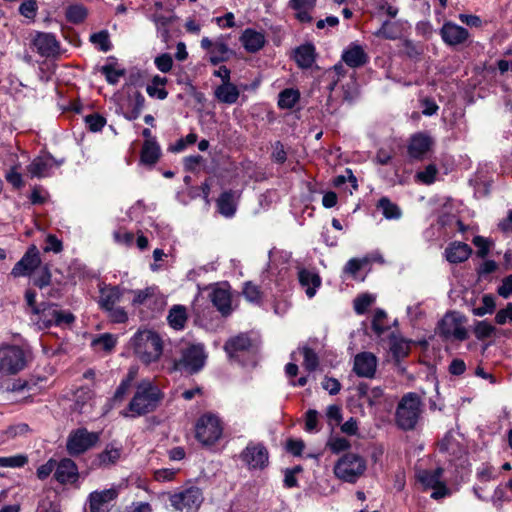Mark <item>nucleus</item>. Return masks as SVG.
<instances>
[{
    "label": "nucleus",
    "instance_id": "e433bc0d",
    "mask_svg": "<svg viewBox=\"0 0 512 512\" xmlns=\"http://www.w3.org/2000/svg\"><path fill=\"white\" fill-rule=\"evenodd\" d=\"M377 207L382 210L383 216L388 220H398L402 216L400 207L387 197H382L378 201Z\"/></svg>",
    "mask_w": 512,
    "mask_h": 512
},
{
    "label": "nucleus",
    "instance_id": "a18cd8bd",
    "mask_svg": "<svg viewBox=\"0 0 512 512\" xmlns=\"http://www.w3.org/2000/svg\"><path fill=\"white\" fill-rule=\"evenodd\" d=\"M28 458L24 454L0 457V467L3 468H20L26 465Z\"/></svg>",
    "mask_w": 512,
    "mask_h": 512
},
{
    "label": "nucleus",
    "instance_id": "b1692460",
    "mask_svg": "<svg viewBox=\"0 0 512 512\" xmlns=\"http://www.w3.org/2000/svg\"><path fill=\"white\" fill-rule=\"evenodd\" d=\"M54 476L61 484L74 483L78 478V468L74 461L65 458L56 465Z\"/></svg>",
    "mask_w": 512,
    "mask_h": 512
},
{
    "label": "nucleus",
    "instance_id": "5701e85b",
    "mask_svg": "<svg viewBox=\"0 0 512 512\" xmlns=\"http://www.w3.org/2000/svg\"><path fill=\"white\" fill-rule=\"evenodd\" d=\"M368 55L357 43H351L342 53V60L351 68H357L368 62Z\"/></svg>",
    "mask_w": 512,
    "mask_h": 512
},
{
    "label": "nucleus",
    "instance_id": "c756f323",
    "mask_svg": "<svg viewBox=\"0 0 512 512\" xmlns=\"http://www.w3.org/2000/svg\"><path fill=\"white\" fill-rule=\"evenodd\" d=\"M471 248L463 242L450 243L445 249V257L450 263H461L466 261L471 255Z\"/></svg>",
    "mask_w": 512,
    "mask_h": 512
},
{
    "label": "nucleus",
    "instance_id": "7ed1b4c3",
    "mask_svg": "<svg viewBox=\"0 0 512 512\" xmlns=\"http://www.w3.org/2000/svg\"><path fill=\"white\" fill-rule=\"evenodd\" d=\"M367 462L363 456L355 452H346L334 464L335 477L343 482L354 484L365 473Z\"/></svg>",
    "mask_w": 512,
    "mask_h": 512
},
{
    "label": "nucleus",
    "instance_id": "680f3d73",
    "mask_svg": "<svg viewBox=\"0 0 512 512\" xmlns=\"http://www.w3.org/2000/svg\"><path fill=\"white\" fill-rule=\"evenodd\" d=\"M386 313L383 310H376L372 320V329L377 335H381L387 328L384 324Z\"/></svg>",
    "mask_w": 512,
    "mask_h": 512
},
{
    "label": "nucleus",
    "instance_id": "79ce46f5",
    "mask_svg": "<svg viewBox=\"0 0 512 512\" xmlns=\"http://www.w3.org/2000/svg\"><path fill=\"white\" fill-rule=\"evenodd\" d=\"M375 35L388 40H396L401 36V30L398 24L386 21L381 28L375 32Z\"/></svg>",
    "mask_w": 512,
    "mask_h": 512
},
{
    "label": "nucleus",
    "instance_id": "1a4fd4ad",
    "mask_svg": "<svg viewBox=\"0 0 512 512\" xmlns=\"http://www.w3.org/2000/svg\"><path fill=\"white\" fill-rule=\"evenodd\" d=\"M204 500L203 493L200 488L191 486L181 491L169 495L171 506L178 511L197 510Z\"/></svg>",
    "mask_w": 512,
    "mask_h": 512
},
{
    "label": "nucleus",
    "instance_id": "4468645a",
    "mask_svg": "<svg viewBox=\"0 0 512 512\" xmlns=\"http://www.w3.org/2000/svg\"><path fill=\"white\" fill-rule=\"evenodd\" d=\"M241 460L251 470H262L268 465L269 453L262 443L249 442L240 454Z\"/></svg>",
    "mask_w": 512,
    "mask_h": 512
},
{
    "label": "nucleus",
    "instance_id": "9b49d317",
    "mask_svg": "<svg viewBox=\"0 0 512 512\" xmlns=\"http://www.w3.org/2000/svg\"><path fill=\"white\" fill-rule=\"evenodd\" d=\"M99 441V434L89 432L85 428L72 431L67 440V450L70 455H79L94 447Z\"/></svg>",
    "mask_w": 512,
    "mask_h": 512
},
{
    "label": "nucleus",
    "instance_id": "ea45409f",
    "mask_svg": "<svg viewBox=\"0 0 512 512\" xmlns=\"http://www.w3.org/2000/svg\"><path fill=\"white\" fill-rule=\"evenodd\" d=\"M359 396L365 398L369 405L377 404L383 396V389L381 387L369 388L365 384L358 386Z\"/></svg>",
    "mask_w": 512,
    "mask_h": 512
},
{
    "label": "nucleus",
    "instance_id": "774afa93",
    "mask_svg": "<svg viewBox=\"0 0 512 512\" xmlns=\"http://www.w3.org/2000/svg\"><path fill=\"white\" fill-rule=\"evenodd\" d=\"M93 396L92 391L89 388H80L75 392V402L80 410L83 409L87 401L91 400Z\"/></svg>",
    "mask_w": 512,
    "mask_h": 512
},
{
    "label": "nucleus",
    "instance_id": "c85d7f7f",
    "mask_svg": "<svg viewBox=\"0 0 512 512\" xmlns=\"http://www.w3.org/2000/svg\"><path fill=\"white\" fill-rule=\"evenodd\" d=\"M214 96L218 102L232 105L238 101L240 91L235 84L230 81H226L215 88Z\"/></svg>",
    "mask_w": 512,
    "mask_h": 512
},
{
    "label": "nucleus",
    "instance_id": "20e7f679",
    "mask_svg": "<svg viewBox=\"0 0 512 512\" xmlns=\"http://www.w3.org/2000/svg\"><path fill=\"white\" fill-rule=\"evenodd\" d=\"M421 414V400L416 393L402 397L396 409V423L403 430L415 428Z\"/></svg>",
    "mask_w": 512,
    "mask_h": 512
},
{
    "label": "nucleus",
    "instance_id": "c9c22d12",
    "mask_svg": "<svg viewBox=\"0 0 512 512\" xmlns=\"http://www.w3.org/2000/svg\"><path fill=\"white\" fill-rule=\"evenodd\" d=\"M296 63L302 68H309L315 61V48L312 44H304L294 52Z\"/></svg>",
    "mask_w": 512,
    "mask_h": 512
},
{
    "label": "nucleus",
    "instance_id": "09e8293b",
    "mask_svg": "<svg viewBox=\"0 0 512 512\" xmlns=\"http://www.w3.org/2000/svg\"><path fill=\"white\" fill-rule=\"evenodd\" d=\"M326 445L334 454L345 452L351 447L348 439L339 436L330 437Z\"/></svg>",
    "mask_w": 512,
    "mask_h": 512
},
{
    "label": "nucleus",
    "instance_id": "4be33fe9",
    "mask_svg": "<svg viewBox=\"0 0 512 512\" xmlns=\"http://www.w3.org/2000/svg\"><path fill=\"white\" fill-rule=\"evenodd\" d=\"M209 298L223 315L231 312V295L226 285L213 287L209 293Z\"/></svg>",
    "mask_w": 512,
    "mask_h": 512
},
{
    "label": "nucleus",
    "instance_id": "0eeeda50",
    "mask_svg": "<svg viewBox=\"0 0 512 512\" xmlns=\"http://www.w3.org/2000/svg\"><path fill=\"white\" fill-rule=\"evenodd\" d=\"M206 358L203 345H187L181 348V357L174 361V369L189 374L197 373L204 367Z\"/></svg>",
    "mask_w": 512,
    "mask_h": 512
},
{
    "label": "nucleus",
    "instance_id": "a211bd4d",
    "mask_svg": "<svg viewBox=\"0 0 512 512\" xmlns=\"http://www.w3.org/2000/svg\"><path fill=\"white\" fill-rule=\"evenodd\" d=\"M62 161H56L51 155H40L27 166L31 178H44L52 174L54 168L59 167Z\"/></svg>",
    "mask_w": 512,
    "mask_h": 512
},
{
    "label": "nucleus",
    "instance_id": "f704fd0d",
    "mask_svg": "<svg viewBox=\"0 0 512 512\" xmlns=\"http://www.w3.org/2000/svg\"><path fill=\"white\" fill-rule=\"evenodd\" d=\"M131 293L134 295L132 300L133 306L149 305L152 302H156L160 293L156 286L146 287L142 290H132Z\"/></svg>",
    "mask_w": 512,
    "mask_h": 512
},
{
    "label": "nucleus",
    "instance_id": "2f4dec72",
    "mask_svg": "<svg viewBox=\"0 0 512 512\" xmlns=\"http://www.w3.org/2000/svg\"><path fill=\"white\" fill-rule=\"evenodd\" d=\"M253 347V342L247 334H239L229 339L225 343L224 349L230 356H234L239 352L250 351Z\"/></svg>",
    "mask_w": 512,
    "mask_h": 512
},
{
    "label": "nucleus",
    "instance_id": "f8f14e48",
    "mask_svg": "<svg viewBox=\"0 0 512 512\" xmlns=\"http://www.w3.org/2000/svg\"><path fill=\"white\" fill-rule=\"evenodd\" d=\"M119 495V487L111 486L103 490L92 491L87 498L90 512H110Z\"/></svg>",
    "mask_w": 512,
    "mask_h": 512
},
{
    "label": "nucleus",
    "instance_id": "4c0bfd02",
    "mask_svg": "<svg viewBox=\"0 0 512 512\" xmlns=\"http://www.w3.org/2000/svg\"><path fill=\"white\" fill-rule=\"evenodd\" d=\"M300 99V92L294 88H286L280 92L278 106L281 109H292Z\"/></svg>",
    "mask_w": 512,
    "mask_h": 512
},
{
    "label": "nucleus",
    "instance_id": "338daca9",
    "mask_svg": "<svg viewBox=\"0 0 512 512\" xmlns=\"http://www.w3.org/2000/svg\"><path fill=\"white\" fill-rule=\"evenodd\" d=\"M51 280V273L47 266H43L37 272V275L34 278V284L40 288L48 286Z\"/></svg>",
    "mask_w": 512,
    "mask_h": 512
},
{
    "label": "nucleus",
    "instance_id": "dca6fc26",
    "mask_svg": "<svg viewBox=\"0 0 512 512\" xmlns=\"http://www.w3.org/2000/svg\"><path fill=\"white\" fill-rule=\"evenodd\" d=\"M41 265L39 251L35 245H32L25 252L23 257L14 265L11 270L13 277L29 276Z\"/></svg>",
    "mask_w": 512,
    "mask_h": 512
},
{
    "label": "nucleus",
    "instance_id": "5fc2aeb1",
    "mask_svg": "<svg viewBox=\"0 0 512 512\" xmlns=\"http://www.w3.org/2000/svg\"><path fill=\"white\" fill-rule=\"evenodd\" d=\"M243 295L245 296L247 301L254 304H259L262 297V294L258 286L252 284L251 282H247L245 284L243 289Z\"/></svg>",
    "mask_w": 512,
    "mask_h": 512
},
{
    "label": "nucleus",
    "instance_id": "052dcab7",
    "mask_svg": "<svg viewBox=\"0 0 512 512\" xmlns=\"http://www.w3.org/2000/svg\"><path fill=\"white\" fill-rule=\"evenodd\" d=\"M373 302L374 297L372 295H360L354 300V310L357 314H363Z\"/></svg>",
    "mask_w": 512,
    "mask_h": 512
},
{
    "label": "nucleus",
    "instance_id": "8fccbe9b",
    "mask_svg": "<svg viewBox=\"0 0 512 512\" xmlns=\"http://www.w3.org/2000/svg\"><path fill=\"white\" fill-rule=\"evenodd\" d=\"M120 454L119 449L107 448L98 455V464L105 467L112 465L120 458Z\"/></svg>",
    "mask_w": 512,
    "mask_h": 512
},
{
    "label": "nucleus",
    "instance_id": "393cba45",
    "mask_svg": "<svg viewBox=\"0 0 512 512\" xmlns=\"http://www.w3.org/2000/svg\"><path fill=\"white\" fill-rule=\"evenodd\" d=\"M317 0H289L288 6L294 11L295 18L301 23H310L313 20L312 12Z\"/></svg>",
    "mask_w": 512,
    "mask_h": 512
},
{
    "label": "nucleus",
    "instance_id": "c03bdc74",
    "mask_svg": "<svg viewBox=\"0 0 512 512\" xmlns=\"http://www.w3.org/2000/svg\"><path fill=\"white\" fill-rule=\"evenodd\" d=\"M495 298L490 294H486L482 297V303L480 306L472 309V313L475 316L482 317L486 314H491L495 309Z\"/></svg>",
    "mask_w": 512,
    "mask_h": 512
},
{
    "label": "nucleus",
    "instance_id": "bf43d9fd",
    "mask_svg": "<svg viewBox=\"0 0 512 512\" xmlns=\"http://www.w3.org/2000/svg\"><path fill=\"white\" fill-rule=\"evenodd\" d=\"M131 384H129V380H122L119 386L117 387L114 396L111 399V406H118L125 398Z\"/></svg>",
    "mask_w": 512,
    "mask_h": 512
},
{
    "label": "nucleus",
    "instance_id": "6ab92c4d",
    "mask_svg": "<svg viewBox=\"0 0 512 512\" xmlns=\"http://www.w3.org/2000/svg\"><path fill=\"white\" fill-rule=\"evenodd\" d=\"M32 45L42 57H52L59 52V42L51 33L37 32L32 39Z\"/></svg>",
    "mask_w": 512,
    "mask_h": 512
},
{
    "label": "nucleus",
    "instance_id": "f03ea898",
    "mask_svg": "<svg viewBox=\"0 0 512 512\" xmlns=\"http://www.w3.org/2000/svg\"><path fill=\"white\" fill-rule=\"evenodd\" d=\"M131 345L136 356L145 364L158 361L163 353V340L153 330H139L132 337Z\"/></svg>",
    "mask_w": 512,
    "mask_h": 512
},
{
    "label": "nucleus",
    "instance_id": "4d7b16f0",
    "mask_svg": "<svg viewBox=\"0 0 512 512\" xmlns=\"http://www.w3.org/2000/svg\"><path fill=\"white\" fill-rule=\"evenodd\" d=\"M90 40L101 51L107 52L110 50L109 35L106 31H100L91 35Z\"/></svg>",
    "mask_w": 512,
    "mask_h": 512
},
{
    "label": "nucleus",
    "instance_id": "bb28decb",
    "mask_svg": "<svg viewBox=\"0 0 512 512\" xmlns=\"http://www.w3.org/2000/svg\"><path fill=\"white\" fill-rule=\"evenodd\" d=\"M433 140L424 133H417L411 137L408 153L410 157L415 159L422 158L430 149Z\"/></svg>",
    "mask_w": 512,
    "mask_h": 512
},
{
    "label": "nucleus",
    "instance_id": "864d4df0",
    "mask_svg": "<svg viewBox=\"0 0 512 512\" xmlns=\"http://www.w3.org/2000/svg\"><path fill=\"white\" fill-rule=\"evenodd\" d=\"M116 344V338L109 333L102 334L92 341V345L105 351H110Z\"/></svg>",
    "mask_w": 512,
    "mask_h": 512
},
{
    "label": "nucleus",
    "instance_id": "473e14b6",
    "mask_svg": "<svg viewBox=\"0 0 512 512\" xmlns=\"http://www.w3.org/2000/svg\"><path fill=\"white\" fill-rule=\"evenodd\" d=\"M238 197L236 192H223L217 200L219 213L227 218L234 216Z\"/></svg>",
    "mask_w": 512,
    "mask_h": 512
},
{
    "label": "nucleus",
    "instance_id": "a878e982",
    "mask_svg": "<svg viewBox=\"0 0 512 512\" xmlns=\"http://www.w3.org/2000/svg\"><path fill=\"white\" fill-rule=\"evenodd\" d=\"M298 279L300 285L305 289V293L308 298H313L315 296L322 283L317 272L305 268L298 271Z\"/></svg>",
    "mask_w": 512,
    "mask_h": 512
},
{
    "label": "nucleus",
    "instance_id": "0e129e2a",
    "mask_svg": "<svg viewBox=\"0 0 512 512\" xmlns=\"http://www.w3.org/2000/svg\"><path fill=\"white\" fill-rule=\"evenodd\" d=\"M5 179L14 188L20 189L23 187L22 174L18 171V167H11L5 174Z\"/></svg>",
    "mask_w": 512,
    "mask_h": 512
},
{
    "label": "nucleus",
    "instance_id": "13d9d810",
    "mask_svg": "<svg viewBox=\"0 0 512 512\" xmlns=\"http://www.w3.org/2000/svg\"><path fill=\"white\" fill-rule=\"evenodd\" d=\"M437 175V168L435 165H428L423 171H419L416 174V178L424 184H432L435 181Z\"/></svg>",
    "mask_w": 512,
    "mask_h": 512
},
{
    "label": "nucleus",
    "instance_id": "aec40b11",
    "mask_svg": "<svg viewBox=\"0 0 512 512\" xmlns=\"http://www.w3.org/2000/svg\"><path fill=\"white\" fill-rule=\"evenodd\" d=\"M440 35L446 44L456 46L463 44L468 39L469 32L466 28L453 22H445L440 29Z\"/></svg>",
    "mask_w": 512,
    "mask_h": 512
},
{
    "label": "nucleus",
    "instance_id": "423d86ee",
    "mask_svg": "<svg viewBox=\"0 0 512 512\" xmlns=\"http://www.w3.org/2000/svg\"><path fill=\"white\" fill-rule=\"evenodd\" d=\"M222 433L221 420L215 414L206 413L196 422L195 437L204 446L215 444L221 438Z\"/></svg>",
    "mask_w": 512,
    "mask_h": 512
},
{
    "label": "nucleus",
    "instance_id": "72a5a7b5",
    "mask_svg": "<svg viewBox=\"0 0 512 512\" xmlns=\"http://www.w3.org/2000/svg\"><path fill=\"white\" fill-rule=\"evenodd\" d=\"M161 155L160 146L155 139H146L141 150V163L153 166L159 160Z\"/></svg>",
    "mask_w": 512,
    "mask_h": 512
},
{
    "label": "nucleus",
    "instance_id": "3c124183",
    "mask_svg": "<svg viewBox=\"0 0 512 512\" xmlns=\"http://www.w3.org/2000/svg\"><path fill=\"white\" fill-rule=\"evenodd\" d=\"M304 360H303V366L306 370L309 372L315 371L319 364V359L317 354L310 348L304 347L301 350Z\"/></svg>",
    "mask_w": 512,
    "mask_h": 512
},
{
    "label": "nucleus",
    "instance_id": "6e6552de",
    "mask_svg": "<svg viewBox=\"0 0 512 512\" xmlns=\"http://www.w3.org/2000/svg\"><path fill=\"white\" fill-rule=\"evenodd\" d=\"M26 366V357L22 348L16 345L0 346V374L15 375Z\"/></svg>",
    "mask_w": 512,
    "mask_h": 512
},
{
    "label": "nucleus",
    "instance_id": "e2e57ef3",
    "mask_svg": "<svg viewBox=\"0 0 512 512\" xmlns=\"http://www.w3.org/2000/svg\"><path fill=\"white\" fill-rule=\"evenodd\" d=\"M85 122L92 132H98L106 124V119L99 114H91L86 116Z\"/></svg>",
    "mask_w": 512,
    "mask_h": 512
},
{
    "label": "nucleus",
    "instance_id": "a19ab883",
    "mask_svg": "<svg viewBox=\"0 0 512 512\" xmlns=\"http://www.w3.org/2000/svg\"><path fill=\"white\" fill-rule=\"evenodd\" d=\"M410 344L403 338L392 336L390 339V350L393 356L399 360L408 355Z\"/></svg>",
    "mask_w": 512,
    "mask_h": 512
},
{
    "label": "nucleus",
    "instance_id": "69168bd1",
    "mask_svg": "<svg viewBox=\"0 0 512 512\" xmlns=\"http://www.w3.org/2000/svg\"><path fill=\"white\" fill-rule=\"evenodd\" d=\"M154 63L158 70H160L162 73H167L172 68L173 60L170 54L163 53L155 58Z\"/></svg>",
    "mask_w": 512,
    "mask_h": 512
},
{
    "label": "nucleus",
    "instance_id": "f3484780",
    "mask_svg": "<svg viewBox=\"0 0 512 512\" xmlns=\"http://www.w3.org/2000/svg\"><path fill=\"white\" fill-rule=\"evenodd\" d=\"M377 366L378 358L372 352H360L354 357L353 371L359 377L374 378Z\"/></svg>",
    "mask_w": 512,
    "mask_h": 512
},
{
    "label": "nucleus",
    "instance_id": "f257e3e1",
    "mask_svg": "<svg viewBox=\"0 0 512 512\" xmlns=\"http://www.w3.org/2000/svg\"><path fill=\"white\" fill-rule=\"evenodd\" d=\"M163 394L150 380L141 381L128 406L120 412L125 418H137L153 412L159 406Z\"/></svg>",
    "mask_w": 512,
    "mask_h": 512
},
{
    "label": "nucleus",
    "instance_id": "7c9ffc66",
    "mask_svg": "<svg viewBox=\"0 0 512 512\" xmlns=\"http://www.w3.org/2000/svg\"><path fill=\"white\" fill-rule=\"evenodd\" d=\"M144 102L145 99L139 92H135L133 95H130L127 103L120 107L123 116L127 120L137 119L144 107Z\"/></svg>",
    "mask_w": 512,
    "mask_h": 512
},
{
    "label": "nucleus",
    "instance_id": "cd10ccee",
    "mask_svg": "<svg viewBox=\"0 0 512 512\" xmlns=\"http://www.w3.org/2000/svg\"><path fill=\"white\" fill-rule=\"evenodd\" d=\"M99 306L104 311L116 306L122 296V290L118 286L105 285L99 290Z\"/></svg>",
    "mask_w": 512,
    "mask_h": 512
},
{
    "label": "nucleus",
    "instance_id": "9d476101",
    "mask_svg": "<svg viewBox=\"0 0 512 512\" xmlns=\"http://www.w3.org/2000/svg\"><path fill=\"white\" fill-rule=\"evenodd\" d=\"M439 334L447 340L463 341L467 338L464 318L458 313H447L438 326Z\"/></svg>",
    "mask_w": 512,
    "mask_h": 512
},
{
    "label": "nucleus",
    "instance_id": "2eb2a0df",
    "mask_svg": "<svg viewBox=\"0 0 512 512\" xmlns=\"http://www.w3.org/2000/svg\"><path fill=\"white\" fill-rule=\"evenodd\" d=\"M200 46L209 54V60L214 65L224 62L229 58L230 49L223 36H219L214 40L203 37Z\"/></svg>",
    "mask_w": 512,
    "mask_h": 512
},
{
    "label": "nucleus",
    "instance_id": "ddd939ff",
    "mask_svg": "<svg viewBox=\"0 0 512 512\" xmlns=\"http://www.w3.org/2000/svg\"><path fill=\"white\" fill-rule=\"evenodd\" d=\"M443 469L420 470L417 472V480L425 489H432L431 497L433 499H442L449 494V489L442 481Z\"/></svg>",
    "mask_w": 512,
    "mask_h": 512
},
{
    "label": "nucleus",
    "instance_id": "39448f33",
    "mask_svg": "<svg viewBox=\"0 0 512 512\" xmlns=\"http://www.w3.org/2000/svg\"><path fill=\"white\" fill-rule=\"evenodd\" d=\"M34 314L37 316L35 321L40 329H47L53 325H70L75 320L71 312L62 310L53 303H43L40 307H35Z\"/></svg>",
    "mask_w": 512,
    "mask_h": 512
},
{
    "label": "nucleus",
    "instance_id": "58836bf2",
    "mask_svg": "<svg viewBox=\"0 0 512 512\" xmlns=\"http://www.w3.org/2000/svg\"><path fill=\"white\" fill-rule=\"evenodd\" d=\"M168 322L174 329H183L187 320L186 310L182 306H174L169 311Z\"/></svg>",
    "mask_w": 512,
    "mask_h": 512
},
{
    "label": "nucleus",
    "instance_id": "412c9836",
    "mask_svg": "<svg viewBox=\"0 0 512 512\" xmlns=\"http://www.w3.org/2000/svg\"><path fill=\"white\" fill-rule=\"evenodd\" d=\"M239 40L244 49L249 53L260 51L266 43L265 34L252 28L245 29Z\"/></svg>",
    "mask_w": 512,
    "mask_h": 512
},
{
    "label": "nucleus",
    "instance_id": "de8ad7c7",
    "mask_svg": "<svg viewBox=\"0 0 512 512\" xmlns=\"http://www.w3.org/2000/svg\"><path fill=\"white\" fill-rule=\"evenodd\" d=\"M86 16L87 10L83 5H71L66 10V18L74 24L82 22Z\"/></svg>",
    "mask_w": 512,
    "mask_h": 512
},
{
    "label": "nucleus",
    "instance_id": "6e6d98bb",
    "mask_svg": "<svg viewBox=\"0 0 512 512\" xmlns=\"http://www.w3.org/2000/svg\"><path fill=\"white\" fill-rule=\"evenodd\" d=\"M476 477L480 482H489L496 477L495 469L493 466L484 463L477 468Z\"/></svg>",
    "mask_w": 512,
    "mask_h": 512
},
{
    "label": "nucleus",
    "instance_id": "49530a36",
    "mask_svg": "<svg viewBox=\"0 0 512 512\" xmlns=\"http://www.w3.org/2000/svg\"><path fill=\"white\" fill-rule=\"evenodd\" d=\"M496 328L489 322L478 321L474 327V334L478 340H485L494 335Z\"/></svg>",
    "mask_w": 512,
    "mask_h": 512
},
{
    "label": "nucleus",
    "instance_id": "603ef678",
    "mask_svg": "<svg viewBox=\"0 0 512 512\" xmlns=\"http://www.w3.org/2000/svg\"><path fill=\"white\" fill-rule=\"evenodd\" d=\"M101 73L105 76L106 81L109 84H116L119 81V78L122 77L125 73L122 69H116L113 65L107 64L101 67Z\"/></svg>",
    "mask_w": 512,
    "mask_h": 512
},
{
    "label": "nucleus",
    "instance_id": "37998d69",
    "mask_svg": "<svg viewBox=\"0 0 512 512\" xmlns=\"http://www.w3.org/2000/svg\"><path fill=\"white\" fill-rule=\"evenodd\" d=\"M29 432V426L26 423H17L9 426L3 431V440L9 441L26 436Z\"/></svg>",
    "mask_w": 512,
    "mask_h": 512
}]
</instances>
